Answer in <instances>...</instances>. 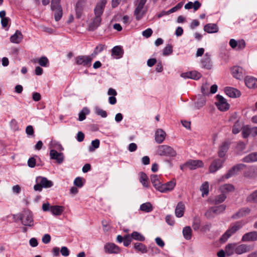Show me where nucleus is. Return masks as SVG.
<instances>
[{
    "label": "nucleus",
    "instance_id": "1",
    "mask_svg": "<svg viewBox=\"0 0 257 257\" xmlns=\"http://www.w3.org/2000/svg\"><path fill=\"white\" fill-rule=\"evenodd\" d=\"M106 0H101L98 2L94 10L95 16L90 19L88 24V30L93 31L100 25L101 16L106 4Z\"/></svg>",
    "mask_w": 257,
    "mask_h": 257
},
{
    "label": "nucleus",
    "instance_id": "2",
    "mask_svg": "<svg viewBox=\"0 0 257 257\" xmlns=\"http://www.w3.org/2000/svg\"><path fill=\"white\" fill-rule=\"evenodd\" d=\"M243 225L241 221H237L226 230V231L220 237L219 241L221 243H224L228 238L233 234L235 233L237 230L241 228Z\"/></svg>",
    "mask_w": 257,
    "mask_h": 257
},
{
    "label": "nucleus",
    "instance_id": "3",
    "mask_svg": "<svg viewBox=\"0 0 257 257\" xmlns=\"http://www.w3.org/2000/svg\"><path fill=\"white\" fill-rule=\"evenodd\" d=\"M19 219L25 226L31 227L34 225L32 213L29 210H24L21 213L19 214Z\"/></svg>",
    "mask_w": 257,
    "mask_h": 257
},
{
    "label": "nucleus",
    "instance_id": "4",
    "mask_svg": "<svg viewBox=\"0 0 257 257\" xmlns=\"http://www.w3.org/2000/svg\"><path fill=\"white\" fill-rule=\"evenodd\" d=\"M36 182L37 184L34 187L35 191H41L43 188H50L53 186V182L45 177H38L36 178Z\"/></svg>",
    "mask_w": 257,
    "mask_h": 257
},
{
    "label": "nucleus",
    "instance_id": "5",
    "mask_svg": "<svg viewBox=\"0 0 257 257\" xmlns=\"http://www.w3.org/2000/svg\"><path fill=\"white\" fill-rule=\"evenodd\" d=\"M157 153L160 156L174 157L177 155L176 151L168 145H161L158 147Z\"/></svg>",
    "mask_w": 257,
    "mask_h": 257
},
{
    "label": "nucleus",
    "instance_id": "6",
    "mask_svg": "<svg viewBox=\"0 0 257 257\" xmlns=\"http://www.w3.org/2000/svg\"><path fill=\"white\" fill-rule=\"evenodd\" d=\"M93 57L91 56L80 55L75 58V63L78 65L89 67Z\"/></svg>",
    "mask_w": 257,
    "mask_h": 257
},
{
    "label": "nucleus",
    "instance_id": "7",
    "mask_svg": "<svg viewBox=\"0 0 257 257\" xmlns=\"http://www.w3.org/2000/svg\"><path fill=\"white\" fill-rule=\"evenodd\" d=\"M216 98L218 102H215L218 109L221 111H226L229 108V105L227 102L226 99L221 95H217Z\"/></svg>",
    "mask_w": 257,
    "mask_h": 257
},
{
    "label": "nucleus",
    "instance_id": "8",
    "mask_svg": "<svg viewBox=\"0 0 257 257\" xmlns=\"http://www.w3.org/2000/svg\"><path fill=\"white\" fill-rule=\"evenodd\" d=\"M225 159H215L211 164L209 167V171L211 173H215L218 169L221 168L225 162Z\"/></svg>",
    "mask_w": 257,
    "mask_h": 257
},
{
    "label": "nucleus",
    "instance_id": "9",
    "mask_svg": "<svg viewBox=\"0 0 257 257\" xmlns=\"http://www.w3.org/2000/svg\"><path fill=\"white\" fill-rule=\"evenodd\" d=\"M245 165L243 164H239L233 166L230 169H229L226 174L225 175L224 177L226 179H228L230 177L236 175L239 171L245 167Z\"/></svg>",
    "mask_w": 257,
    "mask_h": 257
},
{
    "label": "nucleus",
    "instance_id": "10",
    "mask_svg": "<svg viewBox=\"0 0 257 257\" xmlns=\"http://www.w3.org/2000/svg\"><path fill=\"white\" fill-rule=\"evenodd\" d=\"M176 186L175 180H172L166 183L161 184L160 189V192L162 193H166L172 191Z\"/></svg>",
    "mask_w": 257,
    "mask_h": 257
},
{
    "label": "nucleus",
    "instance_id": "11",
    "mask_svg": "<svg viewBox=\"0 0 257 257\" xmlns=\"http://www.w3.org/2000/svg\"><path fill=\"white\" fill-rule=\"evenodd\" d=\"M252 247L249 245L241 244L237 245L235 244V247L234 248V252L237 254H241L247 252H249L252 250Z\"/></svg>",
    "mask_w": 257,
    "mask_h": 257
},
{
    "label": "nucleus",
    "instance_id": "12",
    "mask_svg": "<svg viewBox=\"0 0 257 257\" xmlns=\"http://www.w3.org/2000/svg\"><path fill=\"white\" fill-rule=\"evenodd\" d=\"M104 251L107 253L117 254L120 252L119 247L113 243H107L104 246Z\"/></svg>",
    "mask_w": 257,
    "mask_h": 257
},
{
    "label": "nucleus",
    "instance_id": "13",
    "mask_svg": "<svg viewBox=\"0 0 257 257\" xmlns=\"http://www.w3.org/2000/svg\"><path fill=\"white\" fill-rule=\"evenodd\" d=\"M50 158L55 160L58 164H61L64 160V155L62 153H59L55 150H51L50 152Z\"/></svg>",
    "mask_w": 257,
    "mask_h": 257
},
{
    "label": "nucleus",
    "instance_id": "14",
    "mask_svg": "<svg viewBox=\"0 0 257 257\" xmlns=\"http://www.w3.org/2000/svg\"><path fill=\"white\" fill-rule=\"evenodd\" d=\"M185 166L190 170H195L203 166V163L201 160H189L185 163Z\"/></svg>",
    "mask_w": 257,
    "mask_h": 257
},
{
    "label": "nucleus",
    "instance_id": "15",
    "mask_svg": "<svg viewBox=\"0 0 257 257\" xmlns=\"http://www.w3.org/2000/svg\"><path fill=\"white\" fill-rule=\"evenodd\" d=\"M85 0H79L75 5V12L76 18L80 19L82 15L83 9L85 6Z\"/></svg>",
    "mask_w": 257,
    "mask_h": 257
},
{
    "label": "nucleus",
    "instance_id": "16",
    "mask_svg": "<svg viewBox=\"0 0 257 257\" xmlns=\"http://www.w3.org/2000/svg\"><path fill=\"white\" fill-rule=\"evenodd\" d=\"M244 176L249 179H254L257 177V167H250L244 172Z\"/></svg>",
    "mask_w": 257,
    "mask_h": 257
},
{
    "label": "nucleus",
    "instance_id": "17",
    "mask_svg": "<svg viewBox=\"0 0 257 257\" xmlns=\"http://www.w3.org/2000/svg\"><path fill=\"white\" fill-rule=\"evenodd\" d=\"M257 240V231H251L244 234L241 239L242 241H253Z\"/></svg>",
    "mask_w": 257,
    "mask_h": 257
},
{
    "label": "nucleus",
    "instance_id": "18",
    "mask_svg": "<svg viewBox=\"0 0 257 257\" xmlns=\"http://www.w3.org/2000/svg\"><path fill=\"white\" fill-rule=\"evenodd\" d=\"M250 212V209L248 207L242 208L238 212L234 214L231 216V218L234 219H237L248 214Z\"/></svg>",
    "mask_w": 257,
    "mask_h": 257
},
{
    "label": "nucleus",
    "instance_id": "19",
    "mask_svg": "<svg viewBox=\"0 0 257 257\" xmlns=\"http://www.w3.org/2000/svg\"><path fill=\"white\" fill-rule=\"evenodd\" d=\"M226 94L230 97H238L240 96V92L233 87H226L225 89Z\"/></svg>",
    "mask_w": 257,
    "mask_h": 257
},
{
    "label": "nucleus",
    "instance_id": "20",
    "mask_svg": "<svg viewBox=\"0 0 257 257\" xmlns=\"http://www.w3.org/2000/svg\"><path fill=\"white\" fill-rule=\"evenodd\" d=\"M245 83L247 87L255 88L257 87V79L251 76H246L245 78Z\"/></svg>",
    "mask_w": 257,
    "mask_h": 257
},
{
    "label": "nucleus",
    "instance_id": "21",
    "mask_svg": "<svg viewBox=\"0 0 257 257\" xmlns=\"http://www.w3.org/2000/svg\"><path fill=\"white\" fill-rule=\"evenodd\" d=\"M123 54V50L120 46H115L111 50V55L114 58L118 59L122 57Z\"/></svg>",
    "mask_w": 257,
    "mask_h": 257
},
{
    "label": "nucleus",
    "instance_id": "22",
    "mask_svg": "<svg viewBox=\"0 0 257 257\" xmlns=\"http://www.w3.org/2000/svg\"><path fill=\"white\" fill-rule=\"evenodd\" d=\"M218 30V27L216 24L209 23L204 27V31L208 33H217Z\"/></svg>",
    "mask_w": 257,
    "mask_h": 257
},
{
    "label": "nucleus",
    "instance_id": "23",
    "mask_svg": "<svg viewBox=\"0 0 257 257\" xmlns=\"http://www.w3.org/2000/svg\"><path fill=\"white\" fill-rule=\"evenodd\" d=\"M166 133L162 129H158L155 133V141L158 144L162 143L165 140Z\"/></svg>",
    "mask_w": 257,
    "mask_h": 257
},
{
    "label": "nucleus",
    "instance_id": "24",
    "mask_svg": "<svg viewBox=\"0 0 257 257\" xmlns=\"http://www.w3.org/2000/svg\"><path fill=\"white\" fill-rule=\"evenodd\" d=\"M232 74L234 77L240 79L243 77L242 68L239 66H234L231 69Z\"/></svg>",
    "mask_w": 257,
    "mask_h": 257
},
{
    "label": "nucleus",
    "instance_id": "25",
    "mask_svg": "<svg viewBox=\"0 0 257 257\" xmlns=\"http://www.w3.org/2000/svg\"><path fill=\"white\" fill-rule=\"evenodd\" d=\"M229 148V144L227 142H224L219 147L218 155L220 158H223L227 152Z\"/></svg>",
    "mask_w": 257,
    "mask_h": 257
},
{
    "label": "nucleus",
    "instance_id": "26",
    "mask_svg": "<svg viewBox=\"0 0 257 257\" xmlns=\"http://www.w3.org/2000/svg\"><path fill=\"white\" fill-rule=\"evenodd\" d=\"M185 210V205L182 202H179L175 208V215L178 217H181L183 216Z\"/></svg>",
    "mask_w": 257,
    "mask_h": 257
},
{
    "label": "nucleus",
    "instance_id": "27",
    "mask_svg": "<svg viewBox=\"0 0 257 257\" xmlns=\"http://www.w3.org/2000/svg\"><path fill=\"white\" fill-rule=\"evenodd\" d=\"M150 179L156 189L160 191L159 188L161 187L162 183L159 179V177L157 175H152L150 177Z\"/></svg>",
    "mask_w": 257,
    "mask_h": 257
},
{
    "label": "nucleus",
    "instance_id": "28",
    "mask_svg": "<svg viewBox=\"0 0 257 257\" xmlns=\"http://www.w3.org/2000/svg\"><path fill=\"white\" fill-rule=\"evenodd\" d=\"M23 39V35L21 32L17 30L16 33L10 38V41L12 43L18 44L20 43Z\"/></svg>",
    "mask_w": 257,
    "mask_h": 257
},
{
    "label": "nucleus",
    "instance_id": "29",
    "mask_svg": "<svg viewBox=\"0 0 257 257\" xmlns=\"http://www.w3.org/2000/svg\"><path fill=\"white\" fill-rule=\"evenodd\" d=\"M245 163H250L257 161V152L251 153L242 159Z\"/></svg>",
    "mask_w": 257,
    "mask_h": 257
},
{
    "label": "nucleus",
    "instance_id": "30",
    "mask_svg": "<svg viewBox=\"0 0 257 257\" xmlns=\"http://www.w3.org/2000/svg\"><path fill=\"white\" fill-rule=\"evenodd\" d=\"M64 207L62 206H51L50 211L53 215H60L63 212Z\"/></svg>",
    "mask_w": 257,
    "mask_h": 257
},
{
    "label": "nucleus",
    "instance_id": "31",
    "mask_svg": "<svg viewBox=\"0 0 257 257\" xmlns=\"http://www.w3.org/2000/svg\"><path fill=\"white\" fill-rule=\"evenodd\" d=\"M134 248L142 253H145L148 252L147 246L140 242H136L134 244Z\"/></svg>",
    "mask_w": 257,
    "mask_h": 257
},
{
    "label": "nucleus",
    "instance_id": "32",
    "mask_svg": "<svg viewBox=\"0 0 257 257\" xmlns=\"http://www.w3.org/2000/svg\"><path fill=\"white\" fill-rule=\"evenodd\" d=\"M51 10L54 12V18L56 21H59L62 16V9L61 6H59L58 8H55L54 9H51Z\"/></svg>",
    "mask_w": 257,
    "mask_h": 257
},
{
    "label": "nucleus",
    "instance_id": "33",
    "mask_svg": "<svg viewBox=\"0 0 257 257\" xmlns=\"http://www.w3.org/2000/svg\"><path fill=\"white\" fill-rule=\"evenodd\" d=\"M202 64L204 67L207 69H210L211 68L212 65L211 64L210 58L206 54L205 57L202 60Z\"/></svg>",
    "mask_w": 257,
    "mask_h": 257
},
{
    "label": "nucleus",
    "instance_id": "34",
    "mask_svg": "<svg viewBox=\"0 0 257 257\" xmlns=\"http://www.w3.org/2000/svg\"><path fill=\"white\" fill-rule=\"evenodd\" d=\"M226 196L224 193L221 194L215 197L212 201V203L213 204H218L223 202L226 199Z\"/></svg>",
    "mask_w": 257,
    "mask_h": 257
},
{
    "label": "nucleus",
    "instance_id": "35",
    "mask_svg": "<svg viewBox=\"0 0 257 257\" xmlns=\"http://www.w3.org/2000/svg\"><path fill=\"white\" fill-rule=\"evenodd\" d=\"M140 210L144 212H150L152 211L153 206L150 202L145 203L140 206Z\"/></svg>",
    "mask_w": 257,
    "mask_h": 257
},
{
    "label": "nucleus",
    "instance_id": "36",
    "mask_svg": "<svg viewBox=\"0 0 257 257\" xmlns=\"http://www.w3.org/2000/svg\"><path fill=\"white\" fill-rule=\"evenodd\" d=\"M183 234L185 239L189 240L192 236V230L190 226H186L183 229Z\"/></svg>",
    "mask_w": 257,
    "mask_h": 257
},
{
    "label": "nucleus",
    "instance_id": "37",
    "mask_svg": "<svg viewBox=\"0 0 257 257\" xmlns=\"http://www.w3.org/2000/svg\"><path fill=\"white\" fill-rule=\"evenodd\" d=\"M213 212L215 214H219L224 211L226 209V205L222 204L215 207H212Z\"/></svg>",
    "mask_w": 257,
    "mask_h": 257
},
{
    "label": "nucleus",
    "instance_id": "38",
    "mask_svg": "<svg viewBox=\"0 0 257 257\" xmlns=\"http://www.w3.org/2000/svg\"><path fill=\"white\" fill-rule=\"evenodd\" d=\"M132 239H135L140 241H143L145 239V237L140 233L137 231H134L131 235Z\"/></svg>",
    "mask_w": 257,
    "mask_h": 257
},
{
    "label": "nucleus",
    "instance_id": "39",
    "mask_svg": "<svg viewBox=\"0 0 257 257\" xmlns=\"http://www.w3.org/2000/svg\"><path fill=\"white\" fill-rule=\"evenodd\" d=\"M89 110L87 107H84L79 113L78 120L83 121L86 118V115L89 114Z\"/></svg>",
    "mask_w": 257,
    "mask_h": 257
},
{
    "label": "nucleus",
    "instance_id": "40",
    "mask_svg": "<svg viewBox=\"0 0 257 257\" xmlns=\"http://www.w3.org/2000/svg\"><path fill=\"white\" fill-rule=\"evenodd\" d=\"M145 13L146 12L143 10V9L136 8L134 12V15L136 16V20L138 21L141 20L145 14Z\"/></svg>",
    "mask_w": 257,
    "mask_h": 257
},
{
    "label": "nucleus",
    "instance_id": "41",
    "mask_svg": "<svg viewBox=\"0 0 257 257\" xmlns=\"http://www.w3.org/2000/svg\"><path fill=\"white\" fill-rule=\"evenodd\" d=\"M235 247V243L228 244L225 248V252L228 256L231 255L234 252V248Z\"/></svg>",
    "mask_w": 257,
    "mask_h": 257
},
{
    "label": "nucleus",
    "instance_id": "42",
    "mask_svg": "<svg viewBox=\"0 0 257 257\" xmlns=\"http://www.w3.org/2000/svg\"><path fill=\"white\" fill-rule=\"evenodd\" d=\"M200 191L202 192V196L207 195L209 193V184L207 182H205L202 184L200 187Z\"/></svg>",
    "mask_w": 257,
    "mask_h": 257
},
{
    "label": "nucleus",
    "instance_id": "43",
    "mask_svg": "<svg viewBox=\"0 0 257 257\" xmlns=\"http://www.w3.org/2000/svg\"><path fill=\"white\" fill-rule=\"evenodd\" d=\"M246 201L251 203L257 202V190L247 197Z\"/></svg>",
    "mask_w": 257,
    "mask_h": 257
},
{
    "label": "nucleus",
    "instance_id": "44",
    "mask_svg": "<svg viewBox=\"0 0 257 257\" xmlns=\"http://www.w3.org/2000/svg\"><path fill=\"white\" fill-rule=\"evenodd\" d=\"M140 182L144 187H148V177L144 172L141 173Z\"/></svg>",
    "mask_w": 257,
    "mask_h": 257
},
{
    "label": "nucleus",
    "instance_id": "45",
    "mask_svg": "<svg viewBox=\"0 0 257 257\" xmlns=\"http://www.w3.org/2000/svg\"><path fill=\"white\" fill-rule=\"evenodd\" d=\"M241 128V122L239 120H237L233 126L232 133L234 134H238Z\"/></svg>",
    "mask_w": 257,
    "mask_h": 257
},
{
    "label": "nucleus",
    "instance_id": "46",
    "mask_svg": "<svg viewBox=\"0 0 257 257\" xmlns=\"http://www.w3.org/2000/svg\"><path fill=\"white\" fill-rule=\"evenodd\" d=\"M220 189H221V191H222V192H231V191H234V187L231 184H227L222 186L221 187Z\"/></svg>",
    "mask_w": 257,
    "mask_h": 257
},
{
    "label": "nucleus",
    "instance_id": "47",
    "mask_svg": "<svg viewBox=\"0 0 257 257\" xmlns=\"http://www.w3.org/2000/svg\"><path fill=\"white\" fill-rule=\"evenodd\" d=\"M105 47L104 45L99 44L95 48L93 53L91 54V56L93 57L97 55L99 53L101 52L103 50L104 48Z\"/></svg>",
    "mask_w": 257,
    "mask_h": 257
},
{
    "label": "nucleus",
    "instance_id": "48",
    "mask_svg": "<svg viewBox=\"0 0 257 257\" xmlns=\"http://www.w3.org/2000/svg\"><path fill=\"white\" fill-rule=\"evenodd\" d=\"M250 135V127L248 125H245L242 127V135L243 138H247Z\"/></svg>",
    "mask_w": 257,
    "mask_h": 257
},
{
    "label": "nucleus",
    "instance_id": "49",
    "mask_svg": "<svg viewBox=\"0 0 257 257\" xmlns=\"http://www.w3.org/2000/svg\"><path fill=\"white\" fill-rule=\"evenodd\" d=\"M99 140L96 139L92 141L91 142V146L89 147V150L90 152H93L95 149H97L99 147Z\"/></svg>",
    "mask_w": 257,
    "mask_h": 257
},
{
    "label": "nucleus",
    "instance_id": "50",
    "mask_svg": "<svg viewBox=\"0 0 257 257\" xmlns=\"http://www.w3.org/2000/svg\"><path fill=\"white\" fill-rule=\"evenodd\" d=\"M173 52V47L171 45L168 44L163 50V54L164 56H168Z\"/></svg>",
    "mask_w": 257,
    "mask_h": 257
},
{
    "label": "nucleus",
    "instance_id": "51",
    "mask_svg": "<svg viewBox=\"0 0 257 257\" xmlns=\"http://www.w3.org/2000/svg\"><path fill=\"white\" fill-rule=\"evenodd\" d=\"M189 75L190 78L193 79L197 80L199 79L201 77V74L196 71L189 72Z\"/></svg>",
    "mask_w": 257,
    "mask_h": 257
},
{
    "label": "nucleus",
    "instance_id": "52",
    "mask_svg": "<svg viewBox=\"0 0 257 257\" xmlns=\"http://www.w3.org/2000/svg\"><path fill=\"white\" fill-rule=\"evenodd\" d=\"M200 225V220L199 218L195 217L194 218L193 223L192 224V227L193 228L194 230H198Z\"/></svg>",
    "mask_w": 257,
    "mask_h": 257
},
{
    "label": "nucleus",
    "instance_id": "53",
    "mask_svg": "<svg viewBox=\"0 0 257 257\" xmlns=\"http://www.w3.org/2000/svg\"><path fill=\"white\" fill-rule=\"evenodd\" d=\"M183 5V3H182V2H180V3H178L176 6H175L173 8H172L170 10H169L167 12V13L168 14H169L174 13V12L178 11V10L180 9L182 7Z\"/></svg>",
    "mask_w": 257,
    "mask_h": 257
},
{
    "label": "nucleus",
    "instance_id": "54",
    "mask_svg": "<svg viewBox=\"0 0 257 257\" xmlns=\"http://www.w3.org/2000/svg\"><path fill=\"white\" fill-rule=\"evenodd\" d=\"M245 149V144L242 142H239L237 143L236 149L238 153H241Z\"/></svg>",
    "mask_w": 257,
    "mask_h": 257
},
{
    "label": "nucleus",
    "instance_id": "55",
    "mask_svg": "<svg viewBox=\"0 0 257 257\" xmlns=\"http://www.w3.org/2000/svg\"><path fill=\"white\" fill-rule=\"evenodd\" d=\"M123 245L125 246H128L132 241V238L130 235L127 234L124 236Z\"/></svg>",
    "mask_w": 257,
    "mask_h": 257
},
{
    "label": "nucleus",
    "instance_id": "56",
    "mask_svg": "<svg viewBox=\"0 0 257 257\" xmlns=\"http://www.w3.org/2000/svg\"><path fill=\"white\" fill-rule=\"evenodd\" d=\"M39 64L43 67H46L48 63V59L46 57H42L38 60Z\"/></svg>",
    "mask_w": 257,
    "mask_h": 257
},
{
    "label": "nucleus",
    "instance_id": "57",
    "mask_svg": "<svg viewBox=\"0 0 257 257\" xmlns=\"http://www.w3.org/2000/svg\"><path fill=\"white\" fill-rule=\"evenodd\" d=\"M96 110V113L98 115H100L102 117H106L107 116V112L106 111L103 110L98 107L95 108Z\"/></svg>",
    "mask_w": 257,
    "mask_h": 257
},
{
    "label": "nucleus",
    "instance_id": "58",
    "mask_svg": "<svg viewBox=\"0 0 257 257\" xmlns=\"http://www.w3.org/2000/svg\"><path fill=\"white\" fill-rule=\"evenodd\" d=\"M74 184L75 186L79 188L82 187L83 185L82 178L79 177L76 178L74 180Z\"/></svg>",
    "mask_w": 257,
    "mask_h": 257
},
{
    "label": "nucleus",
    "instance_id": "59",
    "mask_svg": "<svg viewBox=\"0 0 257 257\" xmlns=\"http://www.w3.org/2000/svg\"><path fill=\"white\" fill-rule=\"evenodd\" d=\"M212 207H210L207 211L205 213L204 215L208 219H210L214 217Z\"/></svg>",
    "mask_w": 257,
    "mask_h": 257
},
{
    "label": "nucleus",
    "instance_id": "60",
    "mask_svg": "<svg viewBox=\"0 0 257 257\" xmlns=\"http://www.w3.org/2000/svg\"><path fill=\"white\" fill-rule=\"evenodd\" d=\"M153 33V31L151 28H148L146 30L144 31L142 33V35L144 37L148 38L151 36Z\"/></svg>",
    "mask_w": 257,
    "mask_h": 257
},
{
    "label": "nucleus",
    "instance_id": "61",
    "mask_svg": "<svg viewBox=\"0 0 257 257\" xmlns=\"http://www.w3.org/2000/svg\"><path fill=\"white\" fill-rule=\"evenodd\" d=\"M165 220L166 222L170 225L173 226L174 224L175 221L173 219V217L170 215H167L166 216Z\"/></svg>",
    "mask_w": 257,
    "mask_h": 257
},
{
    "label": "nucleus",
    "instance_id": "62",
    "mask_svg": "<svg viewBox=\"0 0 257 257\" xmlns=\"http://www.w3.org/2000/svg\"><path fill=\"white\" fill-rule=\"evenodd\" d=\"M36 161L34 157L30 158L28 161V165L30 168H34L36 166Z\"/></svg>",
    "mask_w": 257,
    "mask_h": 257
},
{
    "label": "nucleus",
    "instance_id": "63",
    "mask_svg": "<svg viewBox=\"0 0 257 257\" xmlns=\"http://www.w3.org/2000/svg\"><path fill=\"white\" fill-rule=\"evenodd\" d=\"M26 133L29 136H34V131L32 125H28L26 128Z\"/></svg>",
    "mask_w": 257,
    "mask_h": 257
},
{
    "label": "nucleus",
    "instance_id": "64",
    "mask_svg": "<svg viewBox=\"0 0 257 257\" xmlns=\"http://www.w3.org/2000/svg\"><path fill=\"white\" fill-rule=\"evenodd\" d=\"M245 46V43L243 40H241L238 41V44L237 46V50H242Z\"/></svg>",
    "mask_w": 257,
    "mask_h": 257
}]
</instances>
